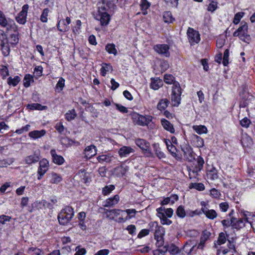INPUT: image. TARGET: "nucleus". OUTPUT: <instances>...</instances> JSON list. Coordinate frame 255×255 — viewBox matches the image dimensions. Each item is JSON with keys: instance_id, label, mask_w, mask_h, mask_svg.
Returning a JSON list of instances; mask_svg holds the SVG:
<instances>
[{"instance_id": "nucleus-42", "label": "nucleus", "mask_w": 255, "mask_h": 255, "mask_svg": "<svg viewBox=\"0 0 255 255\" xmlns=\"http://www.w3.org/2000/svg\"><path fill=\"white\" fill-rule=\"evenodd\" d=\"M197 165L196 167V171H200L203 167L204 164V160L203 158L201 156H198L197 159Z\"/></svg>"}, {"instance_id": "nucleus-3", "label": "nucleus", "mask_w": 255, "mask_h": 255, "mask_svg": "<svg viewBox=\"0 0 255 255\" xmlns=\"http://www.w3.org/2000/svg\"><path fill=\"white\" fill-rule=\"evenodd\" d=\"M136 145L142 151L143 153L148 157H153V154L151 152L150 143L143 139L138 138L135 140Z\"/></svg>"}, {"instance_id": "nucleus-33", "label": "nucleus", "mask_w": 255, "mask_h": 255, "mask_svg": "<svg viewBox=\"0 0 255 255\" xmlns=\"http://www.w3.org/2000/svg\"><path fill=\"white\" fill-rule=\"evenodd\" d=\"M195 246L196 245L193 244L191 241H190L185 244L183 250L186 253L190 254Z\"/></svg>"}, {"instance_id": "nucleus-8", "label": "nucleus", "mask_w": 255, "mask_h": 255, "mask_svg": "<svg viewBox=\"0 0 255 255\" xmlns=\"http://www.w3.org/2000/svg\"><path fill=\"white\" fill-rule=\"evenodd\" d=\"M28 8L29 6L28 4H24L22 7L21 11H20L16 17V20L19 24H24L26 22Z\"/></svg>"}, {"instance_id": "nucleus-47", "label": "nucleus", "mask_w": 255, "mask_h": 255, "mask_svg": "<svg viewBox=\"0 0 255 255\" xmlns=\"http://www.w3.org/2000/svg\"><path fill=\"white\" fill-rule=\"evenodd\" d=\"M20 80V77L18 76H15L13 78H12L11 77H9L8 79L7 83L9 85L15 86L19 82Z\"/></svg>"}, {"instance_id": "nucleus-28", "label": "nucleus", "mask_w": 255, "mask_h": 255, "mask_svg": "<svg viewBox=\"0 0 255 255\" xmlns=\"http://www.w3.org/2000/svg\"><path fill=\"white\" fill-rule=\"evenodd\" d=\"M39 160V155L37 154L34 153L33 154L26 156L25 158V162L28 164H31L38 162Z\"/></svg>"}, {"instance_id": "nucleus-2", "label": "nucleus", "mask_w": 255, "mask_h": 255, "mask_svg": "<svg viewBox=\"0 0 255 255\" xmlns=\"http://www.w3.org/2000/svg\"><path fill=\"white\" fill-rule=\"evenodd\" d=\"M181 89L178 83H173L171 101L173 106L177 107L180 104Z\"/></svg>"}, {"instance_id": "nucleus-36", "label": "nucleus", "mask_w": 255, "mask_h": 255, "mask_svg": "<svg viewBox=\"0 0 255 255\" xmlns=\"http://www.w3.org/2000/svg\"><path fill=\"white\" fill-rule=\"evenodd\" d=\"M106 50L109 53L116 55L117 54V50L115 47L114 44H108L105 47Z\"/></svg>"}, {"instance_id": "nucleus-56", "label": "nucleus", "mask_w": 255, "mask_h": 255, "mask_svg": "<svg viewBox=\"0 0 255 255\" xmlns=\"http://www.w3.org/2000/svg\"><path fill=\"white\" fill-rule=\"evenodd\" d=\"M229 51L226 49L224 53L223 64L224 66H227L229 63Z\"/></svg>"}, {"instance_id": "nucleus-10", "label": "nucleus", "mask_w": 255, "mask_h": 255, "mask_svg": "<svg viewBox=\"0 0 255 255\" xmlns=\"http://www.w3.org/2000/svg\"><path fill=\"white\" fill-rule=\"evenodd\" d=\"M134 151V149L131 146L124 145L119 148L118 153L120 157L124 158L128 157Z\"/></svg>"}, {"instance_id": "nucleus-51", "label": "nucleus", "mask_w": 255, "mask_h": 255, "mask_svg": "<svg viewBox=\"0 0 255 255\" xmlns=\"http://www.w3.org/2000/svg\"><path fill=\"white\" fill-rule=\"evenodd\" d=\"M241 214L242 215L243 217V220L246 222L250 223L251 222L249 221L248 217L249 216H252V213L247 211H245L244 210H241L240 211Z\"/></svg>"}, {"instance_id": "nucleus-19", "label": "nucleus", "mask_w": 255, "mask_h": 255, "mask_svg": "<svg viewBox=\"0 0 255 255\" xmlns=\"http://www.w3.org/2000/svg\"><path fill=\"white\" fill-rule=\"evenodd\" d=\"M50 182L52 184H58L62 180V177L55 172H52L49 174Z\"/></svg>"}, {"instance_id": "nucleus-9", "label": "nucleus", "mask_w": 255, "mask_h": 255, "mask_svg": "<svg viewBox=\"0 0 255 255\" xmlns=\"http://www.w3.org/2000/svg\"><path fill=\"white\" fill-rule=\"evenodd\" d=\"M154 50L158 54L165 57H169L170 53L169 52V47L167 44H158L154 46Z\"/></svg>"}, {"instance_id": "nucleus-58", "label": "nucleus", "mask_w": 255, "mask_h": 255, "mask_svg": "<svg viewBox=\"0 0 255 255\" xmlns=\"http://www.w3.org/2000/svg\"><path fill=\"white\" fill-rule=\"evenodd\" d=\"M211 235V233L207 230L203 231L200 238L206 242L209 239Z\"/></svg>"}, {"instance_id": "nucleus-15", "label": "nucleus", "mask_w": 255, "mask_h": 255, "mask_svg": "<svg viewBox=\"0 0 255 255\" xmlns=\"http://www.w3.org/2000/svg\"><path fill=\"white\" fill-rule=\"evenodd\" d=\"M246 222L243 219H239L237 220L236 218H231V226L233 229H236L238 230L243 229L245 227Z\"/></svg>"}, {"instance_id": "nucleus-31", "label": "nucleus", "mask_w": 255, "mask_h": 255, "mask_svg": "<svg viewBox=\"0 0 255 255\" xmlns=\"http://www.w3.org/2000/svg\"><path fill=\"white\" fill-rule=\"evenodd\" d=\"M113 71V67L110 64L103 63L100 69L101 74L103 76H105L108 72Z\"/></svg>"}, {"instance_id": "nucleus-54", "label": "nucleus", "mask_w": 255, "mask_h": 255, "mask_svg": "<svg viewBox=\"0 0 255 255\" xmlns=\"http://www.w3.org/2000/svg\"><path fill=\"white\" fill-rule=\"evenodd\" d=\"M115 189V186L113 185H110L105 187L103 189V194L104 195H107Z\"/></svg>"}, {"instance_id": "nucleus-37", "label": "nucleus", "mask_w": 255, "mask_h": 255, "mask_svg": "<svg viewBox=\"0 0 255 255\" xmlns=\"http://www.w3.org/2000/svg\"><path fill=\"white\" fill-rule=\"evenodd\" d=\"M226 237L224 233H221L219 235L218 239L216 243H215V247L217 248V244L220 246L224 244L226 242Z\"/></svg>"}, {"instance_id": "nucleus-53", "label": "nucleus", "mask_w": 255, "mask_h": 255, "mask_svg": "<svg viewBox=\"0 0 255 255\" xmlns=\"http://www.w3.org/2000/svg\"><path fill=\"white\" fill-rule=\"evenodd\" d=\"M217 7L218 2L215 1H212L211 3H209L207 10L209 11L213 12L217 8Z\"/></svg>"}, {"instance_id": "nucleus-1", "label": "nucleus", "mask_w": 255, "mask_h": 255, "mask_svg": "<svg viewBox=\"0 0 255 255\" xmlns=\"http://www.w3.org/2000/svg\"><path fill=\"white\" fill-rule=\"evenodd\" d=\"M74 216L73 209L70 206H67L62 209L58 215V219L60 224L67 225Z\"/></svg>"}, {"instance_id": "nucleus-57", "label": "nucleus", "mask_w": 255, "mask_h": 255, "mask_svg": "<svg viewBox=\"0 0 255 255\" xmlns=\"http://www.w3.org/2000/svg\"><path fill=\"white\" fill-rule=\"evenodd\" d=\"M250 124V120L247 117L244 118L240 121L241 125L245 128H248L249 127Z\"/></svg>"}, {"instance_id": "nucleus-24", "label": "nucleus", "mask_w": 255, "mask_h": 255, "mask_svg": "<svg viewBox=\"0 0 255 255\" xmlns=\"http://www.w3.org/2000/svg\"><path fill=\"white\" fill-rule=\"evenodd\" d=\"M119 200V196L118 195H116L113 197L107 199L104 206L106 207L113 206L117 204Z\"/></svg>"}, {"instance_id": "nucleus-62", "label": "nucleus", "mask_w": 255, "mask_h": 255, "mask_svg": "<svg viewBox=\"0 0 255 255\" xmlns=\"http://www.w3.org/2000/svg\"><path fill=\"white\" fill-rule=\"evenodd\" d=\"M192 187L199 191H203L205 189L204 184L201 183L192 184Z\"/></svg>"}, {"instance_id": "nucleus-49", "label": "nucleus", "mask_w": 255, "mask_h": 255, "mask_svg": "<svg viewBox=\"0 0 255 255\" xmlns=\"http://www.w3.org/2000/svg\"><path fill=\"white\" fill-rule=\"evenodd\" d=\"M13 162L12 159H2L0 160V167H6Z\"/></svg>"}, {"instance_id": "nucleus-59", "label": "nucleus", "mask_w": 255, "mask_h": 255, "mask_svg": "<svg viewBox=\"0 0 255 255\" xmlns=\"http://www.w3.org/2000/svg\"><path fill=\"white\" fill-rule=\"evenodd\" d=\"M1 49L4 56H6L8 55L10 53V47L9 46V43L4 45V46H1Z\"/></svg>"}, {"instance_id": "nucleus-21", "label": "nucleus", "mask_w": 255, "mask_h": 255, "mask_svg": "<svg viewBox=\"0 0 255 255\" xmlns=\"http://www.w3.org/2000/svg\"><path fill=\"white\" fill-rule=\"evenodd\" d=\"M46 134V131L44 129L40 130H33L28 133L29 137L33 139H37L41 137Z\"/></svg>"}, {"instance_id": "nucleus-64", "label": "nucleus", "mask_w": 255, "mask_h": 255, "mask_svg": "<svg viewBox=\"0 0 255 255\" xmlns=\"http://www.w3.org/2000/svg\"><path fill=\"white\" fill-rule=\"evenodd\" d=\"M75 251L76 253L75 255H84L86 253V250L84 248H80L79 247L76 248Z\"/></svg>"}, {"instance_id": "nucleus-34", "label": "nucleus", "mask_w": 255, "mask_h": 255, "mask_svg": "<svg viewBox=\"0 0 255 255\" xmlns=\"http://www.w3.org/2000/svg\"><path fill=\"white\" fill-rule=\"evenodd\" d=\"M193 137L194 144L197 147L201 148L204 146V141L202 137L196 134L193 135Z\"/></svg>"}, {"instance_id": "nucleus-35", "label": "nucleus", "mask_w": 255, "mask_h": 255, "mask_svg": "<svg viewBox=\"0 0 255 255\" xmlns=\"http://www.w3.org/2000/svg\"><path fill=\"white\" fill-rule=\"evenodd\" d=\"M169 104V101L167 99H163L159 101L157 105V108L160 111L164 110Z\"/></svg>"}, {"instance_id": "nucleus-29", "label": "nucleus", "mask_w": 255, "mask_h": 255, "mask_svg": "<svg viewBox=\"0 0 255 255\" xmlns=\"http://www.w3.org/2000/svg\"><path fill=\"white\" fill-rule=\"evenodd\" d=\"M241 142L244 147H250L253 144L252 139L247 134L243 135Z\"/></svg>"}, {"instance_id": "nucleus-6", "label": "nucleus", "mask_w": 255, "mask_h": 255, "mask_svg": "<svg viewBox=\"0 0 255 255\" xmlns=\"http://www.w3.org/2000/svg\"><path fill=\"white\" fill-rule=\"evenodd\" d=\"M248 33V25L247 22L243 21L241 23V26L233 33V36L235 37H239L242 40L245 41V38L249 36Z\"/></svg>"}, {"instance_id": "nucleus-30", "label": "nucleus", "mask_w": 255, "mask_h": 255, "mask_svg": "<svg viewBox=\"0 0 255 255\" xmlns=\"http://www.w3.org/2000/svg\"><path fill=\"white\" fill-rule=\"evenodd\" d=\"M129 169V167L125 165H121L120 166L115 168V170L117 172V174L119 176H124Z\"/></svg>"}, {"instance_id": "nucleus-61", "label": "nucleus", "mask_w": 255, "mask_h": 255, "mask_svg": "<svg viewBox=\"0 0 255 255\" xmlns=\"http://www.w3.org/2000/svg\"><path fill=\"white\" fill-rule=\"evenodd\" d=\"M11 218L10 216L2 215L0 216V223L2 224H5L7 222L10 221Z\"/></svg>"}, {"instance_id": "nucleus-45", "label": "nucleus", "mask_w": 255, "mask_h": 255, "mask_svg": "<svg viewBox=\"0 0 255 255\" xmlns=\"http://www.w3.org/2000/svg\"><path fill=\"white\" fill-rule=\"evenodd\" d=\"M149 225L150 226H152V227H155V232H154V233H155L154 236H155V238L157 239V240H158V237H160V235H158V233H161V231L162 230V228L158 226L157 222H152V223H150Z\"/></svg>"}, {"instance_id": "nucleus-60", "label": "nucleus", "mask_w": 255, "mask_h": 255, "mask_svg": "<svg viewBox=\"0 0 255 255\" xmlns=\"http://www.w3.org/2000/svg\"><path fill=\"white\" fill-rule=\"evenodd\" d=\"M30 126L29 125H26L24 127H23L22 128L16 129L15 132L18 134H22L23 132H25L28 131L29 130Z\"/></svg>"}, {"instance_id": "nucleus-11", "label": "nucleus", "mask_w": 255, "mask_h": 255, "mask_svg": "<svg viewBox=\"0 0 255 255\" xmlns=\"http://www.w3.org/2000/svg\"><path fill=\"white\" fill-rule=\"evenodd\" d=\"M71 23V19L67 17L65 19H62L58 21L57 27L58 29L62 32H66L69 30V24Z\"/></svg>"}, {"instance_id": "nucleus-32", "label": "nucleus", "mask_w": 255, "mask_h": 255, "mask_svg": "<svg viewBox=\"0 0 255 255\" xmlns=\"http://www.w3.org/2000/svg\"><path fill=\"white\" fill-rule=\"evenodd\" d=\"M203 213L205 215L207 218L211 220H214L217 217V212L213 209L209 210L208 209L205 210L204 209H203Z\"/></svg>"}, {"instance_id": "nucleus-46", "label": "nucleus", "mask_w": 255, "mask_h": 255, "mask_svg": "<svg viewBox=\"0 0 255 255\" xmlns=\"http://www.w3.org/2000/svg\"><path fill=\"white\" fill-rule=\"evenodd\" d=\"M28 107L30 110H43L46 109V106H42L38 103H33L28 105Z\"/></svg>"}, {"instance_id": "nucleus-44", "label": "nucleus", "mask_w": 255, "mask_h": 255, "mask_svg": "<svg viewBox=\"0 0 255 255\" xmlns=\"http://www.w3.org/2000/svg\"><path fill=\"white\" fill-rule=\"evenodd\" d=\"M153 147L154 148V151L155 152V153H156L157 156L159 158L162 159V158H164L165 157V155L164 154V153L160 150L158 145H157L156 144H154L153 145Z\"/></svg>"}, {"instance_id": "nucleus-27", "label": "nucleus", "mask_w": 255, "mask_h": 255, "mask_svg": "<svg viewBox=\"0 0 255 255\" xmlns=\"http://www.w3.org/2000/svg\"><path fill=\"white\" fill-rule=\"evenodd\" d=\"M182 151L184 154V157L186 158H189L192 156L193 151L189 145H184L181 147Z\"/></svg>"}, {"instance_id": "nucleus-43", "label": "nucleus", "mask_w": 255, "mask_h": 255, "mask_svg": "<svg viewBox=\"0 0 255 255\" xmlns=\"http://www.w3.org/2000/svg\"><path fill=\"white\" fill-rule=\"evenodd\" d=\"M19 41V38L18 35L16 34H11L8 40V43L11 44L12 46H15L18 43Z\"/></svg>"}, {"instance_id": "nucleus-17", "label": "nucleus", "mask_w": 255, "mask_h": 255, "mask_svg": "<svg viewBox=\"0 0 255 255\" xmlns=\"http://www.w3.org/2000/svg\"><path fill=\"white\" fill-rule=\"evenodd\" d=\"M97 158L100 163H111L116 159V157L111 154H102L98 156Z\"/></svg>"}, {"instance_id": "nucleus-4", "label": "nucleus", "mask_w": 255, "mask_h": 255, "mask_svg": "<svg viewBox=\"0 0 255 255\" xmlns=\"http://www.w3.org/2000/svg\"><path fill=\"white\" fill-rule=\"evenodd\" d=\"M0 25L2 27H6L7 30H15L16 29L14 21L10 18H7L1 10H0Z\"/></svg>"}, {"instance_id": "nucleus-13", "label": "nucleus", "mask_w": 255, "mask_h": 255, "mask_svg": "<svg viewBox=\"0 0 255 255\" xmlns=\"http://www.w3.org/2000/svg\"><path fill=\"white\" fill-rule=\"evenodd\" d=\"M97 19L100 20L101 25H107L109 24L111 19L110 14L105 12H101L99 11V14L97 15Z\"/></svg>"}, {"instance_id": "nucleus-16", "label": "nucleus", "mask_w": 255, "mask_h": 255, "mask_svg": "<svg viewBox=\"0 0 255 255\" xmlns=\"http://www.w3.org/2000/svg\"><path fill=\"white\" fill-rule=\"evenodd\" d=\"M126 212L127 215L125 217H120L117 220V222L119 223H124L126 221L131 219L135 216V214L137 212V211L134 209H127L125 211V213Z\"/></svg>"}, {"instance_id": "nucleus-55", "label": "nucleus", "mask_w": 255, "mask_h": 255, "mask_svg": "<svg viewBox=\"0 0 255 255\" xmlns=\"http://www.w3.org/2000/svg\"><path fill=\"white\" fill-rule=\"evenodd\" d=\"M164 82L168 84H171L174 80V77L170 74H165L164 76Z\"/></svg>"}, {"instance_id": "nucleus-5", "label": "nucleus", "mask_w": 255, "mask_h": 255, "mask_svg": "<svg viewBox=\"0 0 255 255\" xmlns=\"http://www.w3.org/2000/svg\"><path fill=\"white\" fill-rule=\"evenodd\" d=\"M131 118L134 124L141 126L147 125L151 121V117L143 116L136 113H133Z\"/></svg>"}, {"instance_id": "nucleus-41", "label": "nucleus", "mask_w": 255, "mask_h": 255, "mask_svg": "<svg viewBox=\"0 0 255 255\" xmlns=\"http://www.w3.org/2000/svg\"><path fill=\"white\" fill-rule=\"evenodd\" d=\"M163 17L164 22L167 23H171L174 20V18L172 17L171 13L170 11H166L164 12Z\"/></svg>"}, {"instance_id": "nucleus-38", "label": "nucleus", "mask_w": 255, "mask_h": 255, "mask_svg": "<svg viewBox=\"0 0 255 255\" xmlns=\"http://www.w3.org/2000/svg\"><path fill=\"white\" fill-rule=\"evenodd\" d=\"M77 114L74 109L68 111L65 114V118L68 121L74 120Z\"/></svg>"}, {"instance_id": "nucleus-50", "label": "nucleus", "mask_w": 255, "mask_h": 255, "mask_svg": "<svg viewBox=\"0 0 255 255\" xmlns=\"http://www.w3.org/2000/svg\"><path fill=\"white\" fill-rule=\"evenodd\" d=\"M245 13L243 12H239L237 13L234 16L233 23L235 24H238L241 18L244 16Z\"/></svg>"}, {"instance_id": "nucleus-26", "label": "nucleus", "mask_w": 255, "mask_h": 255, "mask_svg": "<svg viewBox=\"0 0 255 255\" xmlns=\"http://www.w3.org/2000/svg\"><path fill=\"white\" fill-rule=\"evenodd\" d=\"M192 128L198 134H206L208 131L207 127L203 125H194Z\"/></svg>"}, {"instance_id": "nucleus-14", "label": "nucleus", "mask_w": 255, "mask_h": 255, "mask_svg": "<svg viewBox=\"0 0 255 255\" xmlns=\"http://www.w3.org/2000/svg\"><path fill=\"white\" fill-rule=\"evenodd\" d=\"M49 168V162L46 159H42L39 162V166L38 169V174L43 176Z\"/></svg>"}, {"instance_id": "nucleus-20", "label": "nucleus", "mask_w": 255, "mask_h": 255, "mask_svg": "<svg viewBox=\"0 0 255 255\" xmlns=\"http://www.w3.org/2000/svg\"><path fill=\"white\" fill-rule=\"evenodd\" d=\"M207 176L208 178L214 180L218 178V172L214 167H211L207 170Z\"/></svg>"}, {"instance_id": "nucleus-25", "label": "nucleus", "mask_w": 255, "mask_h": 255, "mask_svg": "<svg viewBox=\"0 0 255 255\" xmlns=\"http://www.w3.org/2000/svg\"><path fill=\"white\" fill-rule=\"evenodd\" d=\"M150 83V87L154 90L158 89L163 85L162 81L159 78H152Z\"/></svg>"}, {"instance_id": "nucleus-39", "label": "nucleus", "mask_w": 255, "mask_h": 255, "mask_svg": "<svg viewBox=\"0 0 255 255\" xmlns=\"http://www.w3.org/2000/svg\"><path fill=\"white\" fill-rule=\"evenodd\" d=\"M33 77L30 74H26L23 79V85L25 87H28L31 82H33Z\"/></svg>"}, {"instance_id": "nucleus-18", "label": "nucleus", "mask_w": 255, "mask_h": 255, "mask_svg": "<svg viewBox=\"0 0 255 255\" xmlns=\"http://www.w3.org/2000/svg\"><path fill=\"white\" fill-rule=\"evenodd\" d=\"M50 153L54 163L58 165H61L64 162L65 160L64 158L62 156L57 154L55 149H51Z\"/></svg>"}, {"instance_id": "nucleus-40", "label": "nucleus", "mask_w": 255, "mask_h": 255, "mask_svg": "<svg viewBox=\"0 0 255 255\" xmlns=\"http://www.w3.org/2000/svg\"><path fill=\"white\" fill-rule=\"evenodd\" d=\"M65 79L62 77L60 78L58 82H57L55 89L58 92H60L62 91L63 89L65 86Z\"/></svg>"}, {"instance_id": "nucleus-48", "label": "nucleus", "mask_w": 255, "mask_h": 255, "mask_svg": "<svg viewBox=\"0 0 255 255\" xmlns=\"http://www.w3.org/2000/svg\"><path fill=\"white\" fill-rule=\"evenodd\" d=\"M49 10L48 8H44L42 11V13L40 16V20L43 22H47L48 20L47 16Z\"/></svg>"}, {"instance_id": "nucleus-12", "label": "nucleus", "mask_w": 255, "mask_h": 255, "mask_svg": "<svg viewBox=\"0 0 255 255\" xmlns=\"http://www.w3.org/2000/svg\"><path fill=\"white\" fill-rule=\"evenodd\" d=\"M105 210V213L106 214L107 217L110 218L111 220H114L115 217H117L120 215H121L122 217H123L124 214H125V211L120 209H114L110 210Z\"/></svg>"}, {"instance_id": "nucleus-52", "label": "nucleus", "mask_w": 255, "mask_h": 255, "mask_svg": "<svg viewBox=\"0 0 255 255\" xmlns=\"http://www.w3.org/2000/svg\"><path fill=\"white\" fill-rule=\"evenodd\" d=\"M176 215L180 218H184L186 215L185 211L183 206H179L176 212Z\"/></svg>"}, {"instance_id": "nucleus-7", "label": "nucleus", "mask_w": 255, "mask_h": 255, "mask_svg": "<svg viewBox=\"0 0 255 255\" xmlns=\"http://www.w3.org/2000/svg\"><path fill=\"white\" fill-rule=\"evenodd\" d=\"M187 34L189 42L191 45L198 43L200 40V35L199 32L193 28L189 27Z\"/></svg>"}, {"instance_id": "nucleus-23", "label": "nucleus", "mask_w": 255, "mask_h": 255, "mask_svg": "<svg viewBox=\"0 0 255 255\" xmlns=\"http://www.w3.org/2000/svg\"><path fill=\"white\" fill-rule=\"evenodd\" d=\"M161 123L163 128L169 131L170 133H173L175 132V129L172 124L165 119H162Z\"/></svg>"}, {"instance_id": "nucleus-63", "label": "nucleus", "mask_w": 255, "mask_h": 255, "mask_svg": "<svg viewBox=\"0 0 255 255\" xmlns=\"http://www.w3.org/2000/svg\"><path fill=\"white\" fill-rule=\"evenodd\" d=\"M210 195L215 198H218L220 196L221 194L218 190L215 188H213L210 190Z\"/></svg>"}, {"instance_id": "nucleus-22", "label": "nucleus", "mask_w": 255, "mask_h": 255, "mask_svg": "<svg viewBox=\"0 0 255 255\" xmlns=\"http://www.w3.org/2000/svg\"><path fill=\"white\" fill-rule=\"evenodd\" d=\"M96 154V149L94 145H90L86 147L85 149V156L90 158Z\"/></svg>"}]
</instances>
